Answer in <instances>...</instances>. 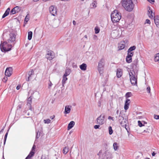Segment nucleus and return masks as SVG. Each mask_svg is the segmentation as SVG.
Instances as JSON below:
<instances>
[{"label": "nucleus", "mask_w": 159, "mask_h": 159, "mask_svg": "<svg viewBox=\"0 0 159 159\" xmlns=\"http://www.w3.org/2000/svg\"><path fill=\"white\" fill-rule=\"evenodd\" d=\"M46 58L48 60H50L54 58L53 52L52 51H48L46 55Z\"/></svg>", "instance_id": "4468645a"}, {"label": "nucleus", "mask_w": 159, "mask_h": 159, "mask_svg": "<svg viewBox=\"0 0 159 159\" xmlns=\"http://www.w3.org/2000/svg\"><path fill=\"white\" fill-rule=\"evenodd\" d=\"M54 116L53 117H51L50 118H51L52 119H53V118H54Z\"/></svg>", "instance_id": "69168bd1"}, {"label": "nucleus", "mask_w": 159, "mask_h": 159, "mask_svg": "<svg viewBox=\"0 0 159 159\" xmlns=\"http://www.w3.org/2000/svg\"><path fill=\"white\" fill-rule=\"evenodd\" d=\"M155 154H156V153L154 152H152V155L153 156H154Z\"/></svg>", "instance_id": "13d9d810"}, {"label": "nucleus", "mask_w": 159, "mask_h": 159, "mask_svg": "<svg viewBox=\"0 0 159 159\" xmlns=\"http://www.w3.org/2000/svg\"><path fill=\"white\" fill-rule=\"evenodd\" d=\"M66 76L64 75L63 76V79L62 80V84L63 86L64 85L66 81L67 80V78L66 77Z\"/></svg>", "instance_id": "bb28decb"}, {"label": "nucleus", "mask_w": 159, "mask_h": 159, "mask_svg": "<svg viewBox=\"0 0 159 159\" xmlns=\"http://www.w3.org/2000/svg\"><path fill=\"white\" fill-rule=\"evenodd\" d=\"M73 24L74 25H75L76 24V22L75 20H73Z\"/></svg>", "instance_id": "052dcab7"}, {"label": "nucleus", "mask_w": 159, "mask_h": 159, "mask_svg": "<svg viewBox=\"0 0 159 159\" xmlns=\"http://www.w3.org/2000/svg\"><path fill=\"white\" fill-rule=\"evenodd\" d=\"M154 22L157 26L159 28V16H156L154 18Z\"/></svg>", "instance_id": "aec40b11"}, {"label": "nucleus", "mask_w": 159, "mask_h": 159, "mask_svg": "<svg viewBox=\"0 0 159 159\" xmlns=\"http://www.w3.org/2000/svg\"><path fill=\"white\" fill-rule=\"evenodd\" d=\"M121 3L125 10L128 11H132L134 6L132 0H122Z\"/></svg>", "instance_id": "f257e3e1"}, {"label": "nucleus", "mask_w": 159, "mask_h": 159, "mask_svg": "<svg viewBox=\"0 0 159 159\" xmlns=\"http://www.w3.org/2000/svg\"><path fill=\"white\" fill-rule=\"evenodd\" d=\"M9 39L7 40L9 43H12L14 42L16 39V34L14 31L10 32L9 34Z\"/></svg>", "instance_id": "6e6552de"}, {"label": "nucleus", "mask_w": 159, "mask_h": 159, "mask_svg": "<svg viewBox=\"0 0 159 159\" xmlns=\"http://www.w3.org/2000/svg\"><path fill=\"white\" fill-rule=\"evenodd\" d=\"M99 127H100V126L99 125H96L94 126V128L95 129H97L99 128Z\"/></svg>", "instance_id": "8fccbe9b"}, {"label": "nucleus", "mask_w": 159, "mask_h": 159, "mask_svg": "<svg viewBox=\"0 0 159 159\" xmlns=\"http://www.w3.org/2000/svg\"><path fill=\"white\" fill-rule=\"evenodd\" d=\"M122 70L120 69H118L116 71V76L118 78L120 77L122 75Z\"/></svg>", "instance_id": "f3484780"}, {"label": "nucleus", "mask_w": 159, "mask_h": 159, "mask_svg": "<svg viewBox=\"0 0 159 159\" xmlns=\"http://www.w3.org/2000/svg\"><path fill=\"white\" fill-rule=\"evenodd\" d=\"M87 65L86 64L84 63L80 66V69L83 71L86 70L87 69Z\"/></svg>", "instance_id": "412c9836"}, {"label": "nucleus", "mask_w": 159, "mask_h": 159, "mask_svg": "<svg viewBox=\"0 0 159 159\" xmlns=\"http://www.w3.org/2000/svg\"><path fill=\"white\" fill-rule=\"evenodd\" d=\"M130 81L132 85H137V75H136L134 72H129Z\"/></svg>", "instance_id": "39448f33"}, {"label": "nucleus", "mask_w": 159, "mask_h": 159, "mask_svg": "<svg viewBox=\"0 0 159 159\" xmlns=\"http://www.w3.org/2000/svg\"><path fill=\"white\" fill-rule=\"evenodd\" d=\"M69 151V148L68 147H66L63 150V153L66 154Z\"/></svg>", "instance_id": "c85d7f7f"}, {"label": "nucleus", "mask_w": 159, "mask_h": 159, "mask_svg": "<svg viewBox=\"0 0 159 159\" xmlns=\"http://www.w3.org/2000/svg\"><path fill=\"white\" fill-rule=\"evenodd\" d=\"M49 11L51 14L55 16L56 15L57 13V10L56 7L53 6H52L49 8Z\"/></svg>", "instance_id": "f8f14e48"}, {"label": "nucleus", "mask_w": 159, "mask_h": 159, "mask_svg": "<svg viewBox=\"0 0 159 159\" xmlns=\"http://www.w3.org/2000/svg\"><path fill=\"white\" fill-rule=\"evenodd\" d=\"M12 47V45L8 44L6 41L3 43H1L0 45L1 50L2 52L9 51L11 50Z\"/></svg>", "instance_id": "20e7f679"}, {"label": "nucleus", "mask_w": 159, "mask_h": 159, "mask_svg": "<svg viewBox=\"0 0 159 159\" xmlns=\"http://www.w3.org/2000/svg\"><path fill=\"white\" fill-rule=\"evenodd\" d=\"M71 72V70L69 68H67L65 71V72L64 75L67 76L69 75Z\"/></svg>", "instance_id": "cd10ccee"}, {"label": "nucleus", "mask_w": 159, "mask_h": 159, "mask_svg": "<svg viewBox=\"0 0 159 159\" xmlns=\"http://www.w3.org/2000/svg\"><path fill=\"white\" fill-rule=\"evenodd\" d=\"M34 152H30L29 154L25 158V159H31V158L34 156Z\"/></svg>", "instance_id": "b1692460"}, {"label": "nucleus", "mask_w": 159, "mask_h": 159, "mask_svg": "<svg viewBox=\"0 0 159 159\" xmlns=\"http://www.w3.org/2000/svg\"><path fill=\"white\" fill-rule=\"evenodd\" d=\"M53 84H52L51 82L49 80V83H48V88L49 89H50V87L52 86Z\"/></svg>", "instance_id": "c03bdc74"}, {"label": "nucleus", "mask_w": 159, "mask_h": 159, "mask_svg": "<svg viewBox=\"0 0 159 159\" xmlns=\"http://www.w3.org/2000/svg\"><path fill=\"white\" fill-rule=\"evenodd\" d=\"M154 118L156 119H159V115H155L154 116Z\"/></svg>", "instance_id": "de8ad7c7"}, {"label": "nucleus", "mask_w": 159, "mask_h": 159, "mask_svg": "<svg viewBox=\"0 0 159 159\" xmlns=\"http://www.w3.org/2000/svg\"><path fill=\"white\" fill-rule=\"evenodd\" d=\"M29 20V15H27L26 16V17L25 18V21L26 22H27Z\"/></svg>", "instance_id": "a19ab883"}, {"label": "nucleus", "mask_w": 159, "mask_h": 159, "mask_svg": "<svg viewBox=\"0 0 159 159\" xmlns=\"http://www.w3.org/2000/svg\"><path fill=\"white\" fill-rule=\"evenodd\" d=\"M154 60L155 61H158L159 62V54H157L155 57Z\"/></svg>", "instance_id": "473e14b6"}, {"label": "nucleus", "mask_w": 159, "mask_h": 159, "mask_svg": "<svg viewBox=\"0 0 159 159\" xmlns=\"http://www.w3.org/2000/svg\"><path fill=\"white\" fill-rule=\"evenodd\" d=\"M35 145H34L33 146V147L32 149V150L31 152H34V149L35 148Z\"/></svg>", "instance_id": "49530a36"}, {"label": "nucleus", "mask_w": 159, "mask_h": 159, "mask_svg": "<svg viewBox=\"0 0 159 159\" xmlns=\"http://www.w3.org/2000/svg\"><path fill=\"white\" fill-rule=\"evenodd\" d=\"M75 122L74 121H70V123L68 124L67 127V129L70 130L75 125Z\"/></svg>", "instance_id": "4be33fe9"}, {"label": "nucleus", "mask_w": 159, "mask_h": 159, "mask_svg": "<svg viewBox=\"0 0 159 159\" xmlns=\"http://www.w3.org/2000/svg\"><path fill=\"white\" fill-rule=\"evenodd\" d=\"M119 121L121 125L123 127L125 128L126 130V126L128 124V121L127 119L125 118L122 116H119Z\"/></svg>", "instance_id": "423d86ee"}, {"label": "nucleus", "mask_w": 159, "mask_h": 159, "mask_svg": "<svg viewBox=\"0 0 159 159\" xmlns=\"http://www.w3.org/2000/svg\"><path fill=\"white\" fill-rule=\"evenodd\" d=\"M136 48V47L134 46H133L132 47H130L128 50L129 51L132 52V51L134 50Z\"/></svg>", "instance_id": "e433bc0d"}, {"label": "nucleus", "mask_w": 159, "mask_h": 159, "mask_svg": "<svg viewBox=\"0 0 159 159\" xmlns=\"http://www.w3.org/2000/svg\"><path fill=\"white\" fill-rule=\"evenodd\" d=\"M130 103V100L129 99H126L124 106V109L125 110H126L128 109Z\"/></svg>", "instance_id": "dca6fc26"}, {"label": "nucleus", "mask_w": 159, "mask_h": 159, "mask_svg": "<svg viewBox=\"0 0 159 159\" xmlns=\"http://www.w3.org/2000/svg\"><path fill=\"white\" fill-rule=\"evenodd\" d=\"M10 11V9L9 8H8L7 9L5 13H4V14L2 16V18H5L6 16L8 15Z\"/></svg>", "instance_id": "393cba45"}, {"label": "nucleus", "mask_w": 159, "mask_h": 159, "mask_svg": "<svg viewBox=\"0 0 159 159\" xmlns=\"http://www.w3.org/2000/svg\"><path fill=\"white\" fill-rule=\"evenodd\" d=\"M106 121L105 116L103 115H101L97 119V123L100 125L104 124Z\"/></svg>", "instance_id": "1a4fd4ad"}, {"label": "nucleus", "mask_w": 159, "mask_h": 159, "mask_svg": "<svg viewBox=\"0 0 159 159\" xmlns=\"http://www.w3.org/2000/svg\"><path fill=\"white\" fill-rule=\"evenodd\" d=\"M43 1H45V2H46V1H48L49 0H43Z\"/></svg>", "instance_id": "338daca9"}, {"label": "nucleus", "mask_w": 159, "mask_h": 159, "mask_svg": "<svg viewBox=\"0 0 159 159\" xmlns=\"http://www.w3.org/2000/svg\"><path fill=\"white\" fill-rule=\"evenodd\" d=\"M21 10L20 8L19 7L16 6L11 10L10 11L11 14H14L16 13H18Z\"/></svg>", "instance_id": "2eb2a0df"}, {"label": "nucleus", "mask_w": 159, "mask_h": 159, "mask_svg": "<svg viewBox=\"0 0 159 159\" xmlns=\"http://www.w3.org/2000/svg\"><path fill=\"white\" fill-rule=\"evenodd\" d=\"M84 38H85L86 39V40L87 39V35H85L84 36Z\"/></svg>", "instance_id": "bf43d9fd"}, {"label": "nucleus", "mask_w": 159, "mask_h": 159, "mask_svg": "<svg viewBox=\"0 0 159 159\" xmlns=\"http://www.w3.org/2000/svg\"><path fill=\"white\" fill-rule=\"evenodd\" d=\"M134 52H133L129 51H128V56L131 57L133 55Z\"/></svg>", "instance_id": "4c0bfd02"}, {"label": "nucleus", "mask_w": 159, "mask_h": 159, "mask_svg": "<svg viewBox=\"0 0 159 159\" xmlns=\"http://www.w3.org/2000/svg\"><path fill=\"white\" fill-rule=\"evenodd\" d=\"M126 61L128 63H129L131 62L132 61L131 57L127 56L126 57Z\"/></svg>", "instance_id": "f704fd0d"}, {"label": "nucleus", "mask_w": 159, "mask_h": 159, "mask_svg": "<svg viewBox=\"0 0 159 159\" xmlns=\"http://www.w3.org/2000/svg\"><path fill=\"white\" fill-rule=\"evenodd\" d=\"M148 93H150V91H151V88L149 86H148L146 89Z\"/></svg>", "instance_id": "79ce46f5"}, {"label": "nucleus", "mask_w": 159, "mask_h": 159, "mask_svg": "<svg viewBox=\"0 0 159 159\" xmlns=\"http://www.w3.org/2000/svg\"><path fill=\"white\" fill-rule=\"evenodd\" d=\"M117 31L116 30H115L112 32V33L111 34V35L112 38H116V37L114 35V34L115 33H117Z\"/></svg>", "instance_id": "ea45409f"}, {"label": "nucleus", "mask_w": 159, "mask_h": 159, "mask_svg": "<svg viewBox=\"0 0 159 159\" xmlns=\"http://www.w3.org/2000/svg\"><path fill=\"white\" fill-rule=\"evenodd\" d=\"M131 96V93L130 92H128L126 93L125 95V97L126 99H128V98L130 97Z\"/></svg>", "instance_id": "c9c22d12"}, {"label": "nucleus", "mask_w": 159, "mask_h": 159, "mask_svg": "<svg viewBox=\"0 0 159 159\" xmlns=\"http://www.w3.org/2000/svg\"><path fill=\"white\" fill-rule=\"evenodd\" d=\"M145 159H150L149 158H146Z\"/></svg>", "instance_id": "774afa93"}, {"label": "nucleus", "mask_w": 159, "mask_h": 159, "mask_svg": "<svg viewBox=\"0 0 159 159\" xmlns=\"http://www.w3.org/2000/svg\"><path fill=\"white\" fill-rule=\"evenodd\" d=\"M143 132H145V133H149V131H148V129H147L146 130H144L143 131Z\"/></svg>", "instance_id": "864d4df0"}, {"label": "nucleus", "mask_w": 159, "mask_h": 159, "mask_svg": "<svg viewBox=\"0 0 159 159\" xmlns=\"http://www.w3.org/2000/svg\"><path fill=\"white\" fill-rule=\"evenodd\" d=\"M39 0H33V1L34 2H37L38 1H39Z\"/></svg>", "instance_id": "0e129e2a"}, {"label": "nucleus", "mask_w": 159, "mask_h": 159, "mask_svg": "<svg viewBox=\"0 0 159 159\" xmlns=\"http://www.w3.org/2000/svg\"><path fill=\"white\" fill-rule=\"evenodd\" d=\"M113 131L111 127L110 126V135L112 134Z\"/></svg>", "instance_id": "603ef678"}, {"label": "nucleus", "mask_w": 159, "mask_h": 159, "mask_svg": "<svg viewBox=\"0 0 159 159\" xmlns=\"http://www.w3.org/2000/svg\"><path fill=\"white\" fill-rule=\"evenodd\" d=\"M12 73V69L11 67L7 68L5 72V75L8 77L10 76Z\"/></svg>", "instance_id": "ddd939ff"}, {"label": "nucleus", "mask_w": 159, "mask_h": 159, "mask_svg": "<svg viewBox=\"0 0 159 159\" xmlns=\"http://www.w3.org/2000/svg\"><path fill=\"white\" fill-rule=\"evenodd\" d=\"M105 64V61L104 59H102L99 62L98 66V69L99 73L101 74L103 73V68Z\"/></svg>", "instance_id": "0eeeda50"}, {"label": "nucleus", "mask_w": 159, "mask_h": 159, "mask_svg": "<svg viewBox=\"0 0 159 159\" xmlns=\"http://www.w3.org/2000/svg\"><path fill=\"white\" fill-rule=\"evenodd\" d=\"M151 22L149 19H147L146 20V21L145 22V24H150Z\"/></svg>", "instance_id": "37998d69"}, {"label": "nucleus", "mask_w": 159, "mask_h": 159, "mask_svg": "<svg viewBox=\"0 0 159 159\" xmlns=\"http://www.w3.org/2000/svg\"><path fill=\"white\" fill-rule=\"evenodd\" d=\"M7 134H8V132H7L5 135V136H4V143H5V142H6V139H7Z\"/></svg>", "instance_id": "a18cd8bd"}, {"label": "nucleus", "mask_w": 159, "mask_h": 159, "mask_svg": "<svg viewBox=\"0 0 159 159\" xmlns=\"http://www.w3.org/2000/svg\"><path fill=\"white\" fill-rule=\"evenodd\" d=\"M38 133H37V135L36 136V139H38L39 138V137H38Z\"/></svg>", "instance_id": "680f3d73"}, {"label": "nucleus", "mask_w": 159, "mask_h": 159, "mask_svg": "<svg viewBox=\"0 0 159 159\" xmlns=\"http://www.w3.org/2000/svg\"><path fill=\"white\" fill-rule=\"evenodd\" d=\"M125 43L124 42H121L118 45V48L119 50H122L125 47Z\"/></svg>", "instance_id": "6ab92c4d"}, {"label": "nucleus", "mask_w": 159, "mask_h": 159, "mask_svg": "<svg viewBox=\"0 0 159 159\" xmlns=\"http://www.w3.org/2000/svg\"><path fill=\"white\" fill-rule=\"evenodd\" d=\"M34 75V71L33 70H30L28 72L27 75H26V81H29L32 79Z\"/></svg>", "instance_id": "9b49d317"}, {"label": "nucleus", "mask_w": 159, "mask_h": 159, "mask_svg": "<svg viewBox=\"0 0 159 159\" xmlns=\"http://www.w3.org/2000/svg\"><path fill=\"white\" fill-rule=\"evenodd\" d=\"M70 107L69 106H66L65 107L64 111L65 114H68L70 112L71 110Z\"/></svg>", "instance_id": "5701e85b"}, {"label": "nucleus", "mask_w": 159, "mask_h": 159, "mask_svg": "<svg viewBox=\"0 0 159 159\" xmlns=\"http://www.w3.org/2000/svg\"><path fill=\"white\" fill-rule=\"evenodd\" d=\"M97 3L96 1H94L92 4H91V8H95L97 7Z\"/></svg>", "instance_id": "7c9ffc66"}, {"label": "nucleus", "mask_w": 159, "mask_h": 159, "mask_svg": "<svg viewBox=\"0 0 159 159\" xmlns=\"http://www.w3.org/2000/svg\"><path fill=\"white\" fill-rule=\"evenodd\" d=\"M101 159H108L109 157V148H105L99 151L98 154Z\"/></svg>", "instance_id": "f03ea898"}, {"label": "nucleus", "mask_w": 159, "mask_h": 159, "mask_svg": "<svg viewBox=\"0 0 159 159\" xmlns=\"http://www.w3.org/2000/svg\"><path fill=\"white\" fill-rule=\"evenodd\" d=\"M111 18L113 23L118 22L121 18V15L117 10H114L111 13Z\"/></svg>", "instance_id": "7ed1b4c3"}, {"label": "nucleus", "mask_w": 159, "mask_h": 159, "mask_svg": "<svg viewBox=\"0 0 159 159\" xmlns=\"http://www.w3.org/2000/svg\"><path fill=\"white\" fill-rule=\"evenodd\" d=\"M32 32L31 31H30L28 32V39L30 40L32 38Z\"/></svg>", "instance_id": "c756f323"}, {"label": "nucleus", "mask_w": 159, "mask_h": 159, "mask_svg": "<svg viewBox=\"0 0 159 159\" xmlns=\"http://www.w3.org/2000/svg\"><path fill=\"white\" fill-rule=\"evenodd\" d=\"M7 77H4L3 80H2V81L4 82H6V81L7 80Z\"/></svg>", "instance_id": "09e8293b"}, {"label": "nucleus", "mask_w": 159, "mask_h": 159, "mask_svg": "<svg viewBox=\"0 0 159 159\" xmlns=\"http://www.w3.org/2000/svg\"><path fill=\"white\" fill-rule=\"evenodd\" d=\"M143 123H142L139 120L138 121V125L140 127H142L143 126H144L145 125V124H147L146 122H145L143 121Z\"/></svg>", "instance_id": "2f4dec72"}, {"label": "nucleus", "mask_w": 159, "mask_h": 159, "mask_svg": "<svg viewBox=\"0 0 159 159\" xmlns=\"http://www.w3.org/2000/svg\"><path fill=\"white\" fill-rule=\"evenodd\" d=\"M97 38H98L97 37L96 35H94L93 37V38L94 39H97Z\"/></svg>", "instance_id": "4d7b16f0"}, {"label": "nucleus", "mask_w": 159, "mask_h": 159, "mask_svg": "<svg viewBox=\"0 0 159 159\" xmlns=\"http://www.w3.org/2000/svg\"><path fill=\"white\" fill-rule=\"evenodd\" d=\"M20 85H18L17 87H16V89L17 90H19L20 88Z\"/></svg>", "instance_id": "6e6d98bb"}, {"label": "nucleus", "mask_w": 159, "mask_h": 159, "mask_svg": "<svg viewBox=\"0 0 159 159\" xmlns=\"http://www.w3.org/2000/svg\"><path fill=\"white\" fill-rule=\"evenodd\" d=\"M21 107V105H19L17 107V109H20Z\"/></svg>", "instance_id": "5fc2aeb1"}, {"label": "nucleus", "mask_w": 159, "mask_h": 159, "mask_svg": "<svg viewBox=\"0 0 159 159\" xmlns=\"http://www.w3.org/2000/svg\"><path fill=\"white\" fill-rule=\"evenodd\" d=\"M113 147L114 150H117L119 148L118 144L116 142L114 143L113 144Z\"/></svg>", "instance_id": "a878e982"}, {"label": "nucleus", "mask_w": 159, "mask_h": 159, "mask_svg": "<svg viewBox=\"0 0 159 159\" xmlns=\"http://www.w3.org/2000/svg\"><path fill=\"white\" fill-rule=\"evenodd\" d=\"M95 33V34H97L99 33L100 31L99 28L98 27L96 26L94 28Z\"/></svg>", "instance_id": "72a5a7b5"}, {"label": "nucleus", "mask_w": 159, "mask_h": 159, "mask_svg": "<svg viewBox=\"0 0 159 159\" xmlns=\"http://www.w3.org/2000/svg\"><path fill=\"white\" fill-rule=\"evenodd\" d=\"M113 117H111V116H110V120L111 119V120H113Z\"/></svg>", "instance_id": "e2e57ef3"}, {"label": "nucleus", "mask_w": 159, "mask_h": 159, "mask_svg": "<svg viewBox=\"0 0 159 159\" xmlns=\"http://www.w3.org/2000/svg\"><path fill=\"white\" fill-rule=\"evenodd\" d=\"M150 3L153 4L154 2V0H147Z\"/></svg>", "instance_id": "3c124183"}, {"label": "nucleus", "mask_w": 159, "mask_h": 159, "mask_svg": "<svg viewBox=\"0 0 159 159\" xmlns=\"http://www.w3.org/2000/svg\"><path fill=\"white\" fill-rule=\"evenodd\" d=\"M32 102V98L31 97H29L27 100V105L29 106V110L30 111V113L28 112L27 115L29 116L32 115L33 113V111L32 110V108L31 107V103Z\"/></svg>", "instance_id": "9d476101"}, {"label": "nucleus", "mask_w": 159, "mask_h": 159, "mask_svg": "<svg viewBox=\"0 0 159 159\" xmlns=\"http://www.w3.org/2000/svg\"><path fill=\"white\" fill-rule=\"evenodd\" d=\"M51 120L49 119H47L44 120V122L45 123L48 124L50 122Z\"/></svg>", "instance_id": "58836bf2"}, {"label": "nucleus", "mask_w": 159, "mask_h": 159, "mask_svg": "<svg viewBox=\"0 0 159 159\" xmlns=\"http://www.w3.org/2000/svg\"><path fill=\"white\" fill-rule=\"evenodd\" d=\"M148 15L149 17L152 19H153L155 18L154 14L150 9L148 11Z\"/></svg>", "instance_id": "a211bd4d"}]
</instances>
